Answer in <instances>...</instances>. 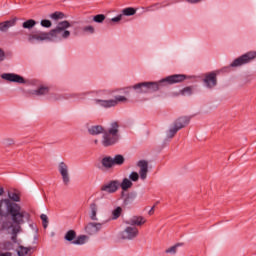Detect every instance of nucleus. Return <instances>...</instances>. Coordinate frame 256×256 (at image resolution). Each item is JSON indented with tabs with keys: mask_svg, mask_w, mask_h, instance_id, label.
<instances>
[{
	"mask_svg": "<svg viewBox=\"0 0 256 256\" xmlns=\"http://www.w3.org/2000/svg\"><path fill=\"white\" fill-rule=\"evenodd\" d=\"M159 7H161V5H159V4H154V5H152V6H149V7L147 8V11H155V9H159Z\"/></svg>",
	"mask_w": 256,
	"mask_h": 256,
	"instance_id": "c03bdc74",
	"label": "nucleus"
},
{
	"mask_svg": "<svg viewBox=\"0 0 256 256\" xmlns=\"http://www.w3.org/2000/svg\"><path fill=\"white\" fill-rule=\"evenodd\" d=\"M28 41H30V43L34 41H52L51 32H36L35 34H30Z\"/></svg>",
	"mask_w": 256,
	"mask_h": 256,
	"instance_id": "1a4fd4ad",
	"label": "nucleus"
},
{
	"mask_svg": "<svg viewBox=\"0 0 256 256\" xmlns=\"http://www.w3.org/2000/svg\"><path fill=\"white\" fill-rule=\"evenodd\" d=\"M0 256H12L11 252L0 253Z\"/></svg>",
	"mask_w": 256,
	"mask_h": 256,
	"instance_id": "09e8293b",
	"label": "nucleus"
},
{
	"mask_svg": "<svg viewBox=\"0 0 256 256\" xmlns=\"http://www.w3.org/2000/svg\"><path fill=\"white\" fill-rule=\"evenodd\" d=\"M137 167H139L140 169V179H142V181H145V179H147V173H149V162H147L146 160H140L137 163Z\"/></svg>",
	"mask_w": 256,
	"mask_h": 256,
	"instance_id": "f8f14e48",
	"label": "nucleus"
},
{
	"mask_svg": "<svg viewBox=\"0 0 256 256\" xmlns=\"http://www.w3.org/2000/svg\"><path fill=\"white\" fill-rule=\"evenodd\" d=\"M113 101H116V105L118 103H127V97H125V96H116L115 99H113Z\"/></svg>",
	"mask_w": 256,
	"mask_h": 256,
	"instance_id": "f704fd0d",
	"label": "nucleus"
},
{
	"mask_svg": "<svg viewBox=\"0 0 256 256\" xmlns=\"http://www.w3.org/2000/svg\"><path fill=\"white\" fill-rule=\"evenodd\" d=\"M112 161L114 165H123V163H125V157H123L121 154H118L112 158Z\"/></svg>",
	"mask_w": 256,
	"mask_h": 256,
	"instance_id": "cd10ccee",
	"label": "nucleus"
},
{
	"mask_svg": "<svg viewBox=\"0 0 256 256\" xmlns=\"http://www.w3.org/2000/svg\"><path fill=\"white\" fill-rule=\"evenodd\" d=\"M101 229H103V224L95 222H90L85 227V231L88 235H95L96 233H99Z\"/></svg>",
	"mask_w": 256,
	"mask_h": 256,
	"instance_id": "ddd939ff",
	"label": "nucleus"
},
{
	"mask_svg": "<svg viewBox=\"0 0 256 256\" xmlns=\"http://www.w3.org/2000/svg\"><path fill=\"white\" fill-rule=\"evenodd\" d=\"M137 13V10L132 7H128L122 10V16L125 15L126 17H131V15H135Z\"/></svg>",
	"mask_w": 256,
	"mask_h": 256,
	"instance_id": "c756f323",
	"label": "nucleus"
},
{
	"mask_svg": "<svg viewBox=\"0 0 256 256\" xmlns=\"http://www.w3.org/2000/svg\"><path fill=\"white\" fill-rule=\"evenodd\" d=\"M99 211V205L96 201L90 204V219L92 221H97V212Z\"/></svg>",
	"mask_w": 256,
	"mask_h": 256,
	"instance_id": "a211bd4d",
	"label": "nucleus"
},
{
	"mask_svg": "<svg viewBox=\"0 0 256 256\" xmlns=\"http://www.w3.org/2000/svg\"><path fill=\"white\" fill-rule=\"evenodd\" d=\"M37 25V22L33 19H29L22 24L23 29H33Z\"/></svg>",
	"mask_w": 256,
	"mask_h": 256,
	"instance_id": "c85d7f7f",
	"label": "nucleus"
},
{
	"mask_svg": "<svg viewBox=\"0 0 256 256\" xmlns=\"http://www.w3.org/2000/svg\"><path fill=\"white\" fill-rule=\"evenodd\" d=\"M95 143H98V141H97V140H95Z\"/></svg>",
	"mask_w": 256,
	"mask_h": 256,
	"instance_id": "603ef678",
	"label": "nucleus"
},
{
	"mask_svg": "<svg viewBox=\"0 0 256 256\" xmlns=\"http://www.w3.org/2000/svg\"><path fill=\"white\" fill-rule=\"evenodd\" d=\"M29 251H31V247L27 248L24 246H19L17 249L18 256H27L29 255Z\"/></svg>",
	"mask_w": 256,
	"mask_h": 256,
	"instance_id": "a878e982",
	"label": "nucleus"
},
{
	"mask_svg": "<svg viewBox=\"0 0 256 256\" xmlns=\"http://www.w3.org/2000/svg\"><path fill=\"white\" fill-rule=\"evenodd\" d=\"M40 219L42 220V225H43L44 229H47V227L49 225V218L47 217V215L41 214Z\"/></svg>",
	"mask_w": 256,
	"mask_h": 256,
	"instance_id": "473e14b6",
	"label": "nucleus"
},
{
	"mask_svg": "<svg viewBox=\"0 0 256 256\" xmlns=\"http://www.w3.org/2000/svg\"><path fill=\"white\" fill-rule=\"evenodd\" d=\"M187 79L186 75L174 74L162 79L159 83L157 82H141L132 86V89L138 91V93H152L159 91V85L167 83L168 85H174V83H183Z\"/></svg>",
	"mask_w": 256,
	"mask_h": 256,
	"instance_id": "f03ea898",
	"label": "nucleus"
},
{
	"mask_svg": "<svg viewBox=\"0 0 256 256\" xmlns=\"http://www.w3.org/2000/svg\"><path fill=\"white\" fill-rule=\"evenodd\" d=\"M181 93L183 95H191V93H193V88L192 87H186L184 88Z\"/></svg>",
	"mask_w": 256,
	"mask_h": 256,
	"instance_id": "58836bf2",
	"label": "nucleus"
},
{
	"mask_svg": "<svg viewBox=\"0 0 256 256\" xmlns=\"http://www.w3.org/2000/svg\"><path fill=\"white\" fill-rule=\"evenodd\" d=\"M17 25V18H13L4 22H0V31L1 33H7L11 27Z\"/></svg>",
	"mask_w": 256,
	"mask_h": 256,
	"instance_id": "dca6fc26",
	"label": "nucleus"
},
{
	"mask_svg": "<svg viewBox=\"0 0 256 256\" xmlns=\"http://www.w3.org/2000/svg\"><path fill=\"white\" fill-rule=\"evenodd\" d=\"M47 93H49V87L42 86L32 92V95H47Z\"/></svg>",
	"mask_w": 256,
	"mask_h": 256,
	"instance_id": "bb28decb",
	"label": "nucleus"
},
{
	"mask_svg": "<svg viewBox=\"0 0 256 256\" xmlns=\"http://www.w3.org/2000/svg\"><path fill=\"white\" fill-rule=\"evenodd\" d=\"M2 227H3V229H11V227H13V223H11V222H4L2 224Z\"/></svg>",
	"mask_w": 256,
	"mask_h": 256,
	"instance_id": "37998d69",
	"label": "nucleus"
},
{
	"mask_svg": "<svg viewBox=\"0 0 256 256\" xmlns=\"http://www.w3.org/2000/svg\"><path fill=\"white\" fill-rule=\"evenodd\" d=\"M155 214V206H153L149 212H148V215H154Z\"/></svg>",
	"mask_w": 256,
	"mask_h": 256,
	"instance_id": "49530a36",
	"label": "nucleus"
},
{
	"mask_svg": "<svg viewBox=\"0 0 256 256\" xmlns=\"http://www.w3.org/2000/svg\"><path fill=\"white\" fill-rule=\"evenodd\" d=\"M4 144L6 145V147H12V145H15V140H13L12 138H7L4 141Z\"/></svg>",
	"mask_w": 256,
	"mask_h": 256,
	"instance_id": "ea45409f",
	"label": "nucleus"
},
{
	"mask_svg": "<svg viewBox=\"0 0 256 256\" xmlns=\"http://www.w3.org/2000/svg\"><path fill=\"white\" fill-rule=\"evenodd\" d=\"M187 3H201L203 0H186Z\"/></svg>",
	"mask_w": 256,
	"mask_h": 256,
	"instance_id": "de8ad7c7",
	"label": "nucleus"
},
{
	"mask_svg": "<svg viewBox=\"0 0 256 256\" xmlns=\"http://www.w3.org/2000/svg\"><path fill=\"white\" fill-rule=\"evenodd\" d=\"M256 58V51L247 52L246 54L235 59L230 66L232 67H241V65H246V63H251L253 59Z\"/></svg>",
	"mask_w": 256,
	"mask_h": 256,
	"instance_id": "423d86ee",
	"label": "nucleus"
},
{
	"mask_svg": "<svg viewBox=\"0 0 256 256\" xmlns=\"http://www.w3.org/2000/svg\"><path fill=\"white\" fill-rule=\"evenodd\" d=\"M120 183L119 180H112L101 186V191H105V193H116L119 190Z\"/></svg>",
	"mask_w": 256,
	"mask_h": 256,
	"instance_id": "9b49d317",
	"label": "nucleus"
},
{
	"mask_svg": "<svg viewBox=\"0 0 256 256\" xmlns=\"http://www.w3.org/2000/svg\"><path fill=\"white\" fill-rule=\"evenodd\" d=\"M191 117L182 116L174 121L172 126L167 131V139H173L177 135L178 131H181L187 124L190 123Z\"/></svg>",
	"mask_w": 256,
	"mask_h": 256,
	"instance_id": "39448f33",
	"label": "nucleus"
},
{
	"mask_svg": "<svg viewBox=\"0 0 256 256\" xmlns=\"http://www.w3.org/2000/svg\"><path fill=\"white\" fill-rule=\"evenodd\" d=\"M177 247H179V244H176V245L166 249L165 253H169L170 255H175V253H177Z\"/></svg>",
	"mask_w": 256,
	"mask_h": 256,
	"instance_id": "72a5a7b5",
	"label": "nucleus"
},
{
	"mask_svg": "<svg viewBox=\"0 0 256 256\" xmlns=\"http://www.w3.org/2000/svg\"><path fill=\"white\" fill-rule=\"evenodd\" d=\"M12 217L15 225H23L25 223V217H29V214L21 209V205L12 202L9 199L0 200V223L4 218L8 216Z\"/></svg>",
	"mask_w": 256,
	"mask_h": 256,
	"instance_id": "f257e3e1",
	"label": "nucleus"
},
{
	"mask_svg": "<svg viewBox=\"0 0 256 256\" xmlns=\"http://www.w3.org/2000/svg\"><path fill=\"white\" fill-rule=\"evenodd\" d=\"M51 19H54V21H58V19H65V14L62 12H54L50 15Z\"/></svg>",
	"mask_w": 256,
	"mask_h": 256,
	"instance_id": "7c9ffc66",
	"label": "nucleus"
},
{
	"mask_svg": "<svg viewBox=\"0 0 256 256\" xmlns=\"http://www.w3.org/2000/svg\"><path fill=\"white\" fill-rule=\"evenodd\" d=\"M1 77L5 80V81H9L10 83H19V84H25V78H23L22 76L18 75V74H14V73H4L1 75Z\"/></svg>",
	"mask_w": 256,
	"mask_h": 256,
	"instance_id": "9d476101",
	"label": "nucleus"
},
{
	"mask_svg": "<svg viewBox=\"0 0 256 256\" xmlns=\"http://www.w3.org/2000/svg\"><path fill=\"white\" fill-rule=\"evenodd\" d=\"M117 141H119V123L112 122L111 127L103 134L102 145L104 147H111Z\"/></svg>",
	"mask_w": 256,
	"mask_h": 256,
	"instance_id": "7ed1b4c3",
	"label": "nucleus"
},
{
	"mask_svg": "<svg viewBox=\"0 0 256 256\" xmlns=\"http://www.w3.org/2000/svg\"><path fill=\"white\" fill-rule=\"evenodd\" d=\"M64 239L66 241L72 242L75 241V239H77V232H75V230H69L66 232Z\"/></svg>",
	"mask_w": 256,
	"mask_h": 256,
	"instance_id": "aec40b11",
	"label": "nucleus"
},
{
	"mask_svg": "<svg viewBox=\"0 0 256 256\" xmlns=\"http://www.w3.org/2000/svg\"><path fill=\"white\" fill-rule=\"evenodd\" d=\"M58 171L61 175L64 185L67 187L71 183V174L69 173V165L65 162L58 164Z\"/></svg>",
	"mask_w": 256,
	"mask_h": 256,
	"instance_id": "6e6552de",
	"label": "nucleus"
},
{
	"mask_svg": "<svg viewBox=\"0 0 256 256\" xmlns=\"http://www.w3.org/2000/svg\"><path fill=\"white\" fill-rule=\"evenodd\" d=\"M123 213V208H121L120 206L116 207L113 211H112V220L115 221L118 218L121 217V214Z\"/></svg>",
	"mask_w": 256,
	"mask_h": 256,
	"instance_id": "393cba45",
	"label": "nucleus"
},
{
	"mask_svg": "<svg viewBox=\"0 0 256 256\" xmlns=\"http://www.w3.org/2000/svg\"><path fill=\"white\" fill-rule=\"evenodd\" d=\"M41 25H42V27L49 28V27H51L52 23H51V20H42Z\"/></svg>",
	"mask_w": 256,
	"mask_h": 256,
	"instance_id": "79ce46f5",
	"label": "nucleus"
},
{
	"mask_svg": "<svg viewBox=\"0 0 256 256\" xmlns=\"http://www.w3.org/2000/svg\"><path fill=\"white\" fill-rule=\"evenodd\" d=\"M123 19V14H119L118 16L110 19L109 23H119Z\"/></svg>",
	"mask_w": 256,
	"mask_h": 256,
	"instance_id": "4c0bfd02",
	"label": "nucleus"
},
{
	"mask_svg": "<svg viewBox=\"0 0 256 256\" xmlns=\"http://www.w3.org/2000/svg\"><path fill=\"white\" fill-rule=\"evenodd\" d=\"M8 201H11L12 203H19L21 201V196L15 192H9L8 193Z\"/></svg>",
	"mask_w": 256,
	"mask_h": 256,
	"instance_id": "4be33fe9",
	"label": "nucleus"
},
{
	"mask_svg": "<svg viewBox=\"0 0 256 256\" xmlns=\"http://www.w3.org/2000/svg\"><path fill=\"white\" fill-rule=\"evenodd\" d=\"M120 187L123 191H127V189H131L133 187V182L129 178H124Z\"/></svg>",
	"mask_w": 256,
	"mask_h": 256,
	"instance_id": "412c9836",
	"label": "nucleus"
},
{
	"mask_svg": "<svg viewBox=\"0 0 256 256\" xmlns=\"http://www.w3.org/2000/svg\"><path fill=\"white\" fill-rule=\"evenodd\" d=\"M95 23H103L105 21V14H98L93 17Z\"/></svg>",
	"mask_w": 256,
	"mask_h": 256,
	"instance_id": "2f4dec72",
	"label": "nucleus"
},
{
	"mask_svg": "<svg viewBox=\"0 0 256 256\" xmlns=\"http://www.w3.org/2000/svg\"><path fill=\"white\" fill-rule=\"evenodd\" d=\"M129 179H130V181H134V182L139 181V173H137V172H132V173L129 175Z\"/></svg>",
	"mask_w": 256,
	"mask_h": 256,
	"instance_id": "c9c22d12",
	"label": "nucleus"
},
{
	"mask_svg": "<svg viewBox=\"0 0 256 256\" xmlns=\"http://www.w3.org/2000/svg\"><path fill=\"white\" fill-rule=\"evenodd\" d=\"M3 193H5V190L0 187V195H3Z\"/></svg>",
	"mask_w": 256,
	"mask_h": 256,
	"instance_id": "3c124183",
	"label": "nucleus"
},
{
	"mask_svg": "<svg viewBox=\"0 0 256 256\" xmlns=\"http://www.w3.org/2000/svg\"><path fill=\"white\" fill-rule=\"evenodd\" d=\"M88 133H90V135H100V133H104V131L101 126H92L88 129Z\"/></svg>",
	"mask_w": 256,
	"mask_h": 256,
	"instance_id": "5701e85b",
	"label": "nucleus"
},
{
	"mask_svg": "<svg viewBox=\"0 0 256 256\" xmlns=\"http://www.w3.org/2000/svg\"><path fill=\"white\" fill-rule=\"evenodd\" d=\"M69 27H71L69 21L64 20L59 22L56 28L50 31L52 41H55V39H69V37H71V32L67 30Z\"/></svg>",
	"mask_w": 256,
	"mask_h": 256,
	"instance_id": "20e7f679",
	"label": "nucleus"
},
{
	"mask_svg": "<svg viewBox=\"0 0 256 256\" xmlns=\"http://www.w3.org/2000/svg\"><path fill=\"white\" fill-rule=\"evenodd\" d=\"M94 103H96V105H100V107H104V109H109L111 107L117 106V101L113 99H110V100L95 99Z\"/></svg>",
	"mask_w": 256,
	"mask_h": 256,
	"instance_id": "f3484780",
	"label": "nucleus"
},
{
	"mask_svg": "<svg viewBox=\"0 0 256 256\" xmlns=\"http://www.w3.org/2000/svg\"><path fill=\"white\" fill-rule=\"evenodd\" d=\"M83 31L85 33L93 34V33H95V28L93 26H86V27L83 28Z\"/></svg>",
	"mask_w": 256,
	"mask_h": 256,
	"instance_id": "a19ab883",
	"label": "nucleus"
},
{
	"mask_svg": "<svg viewBox=\"0 0 256 256\" xmlns=\"http://www.w3.org/2000/svg\"><path fill=\"white\" fill-rule=\"evenodd\" d=\"M145 223H147V219L143 216H133L126 221V225H132L133 227H141V225H145Z\"/></svg>",
	"mask_w": 256,
	"mask_h": 256,
	"instance_id": "2eb2a0df",
	"label": "nucleus"
},
{
	"mask_svg": "<svg viewBox=\"0 0 256 256\" xmlns=\"http://www.w3.org/2000/svg\"><path fill=\"white\" fill-rule=\"evenodd\" d=\"M5 61V51L0 48V63Z\"/></svg>",
	"mask_w": 256,
	"mask_h": 256,
	"instance_id": "a18cd8bd",
	"label": "nucleus"
},
{
	"mask_svg": "<svg viewBox=\"0 0 256 256\" xmlns=\"http://www.w3.org/2000/svg\"><path fill=\"white\" fill-rule=\"evenodd\" d=\"M204 83L206 87H208V89H213V87L217 85V74H215V72L206 74L204 78Z\"/></svg>",
	"mask_w": 256,
	"mask_h": 256,
	"instance_id": "4468645a",
	"label": "nucleus"
},
{
	"mask_svg": "<svg viewBox=\"0 0 256 256\" xmlns=\"http://www.w3.org/2000/svg\"><path fill=\"white\" fill-rule=\"evenodd\" d=\"M102 93H105L106 95H111V93H113V91L104 90V91H102Z\"/></svg>",
	"mask_w": 256,
	"mask_h": 256,
	"instance_id": "8fccbe9b",
	"label": "nucleus"
},
{
	"mask_svg": "<svg viewBox=\"0 0 256 256\" xmlns=\"http://www.w3.org/2000/svg\"><path fill=\"white\" fill-rule=\"evenodd\" d=\"M102 167L104 169H112L115 165L113 164V157L106 156L101 161Z\"/></svg>",
	"mask_w": 256,
	"mask_h": 256,
	"instance_id": "6ab92c4d",
	"label": "nucleus"
},
{
	"mask_svg": "<svg viewBox=\"0 0 256 256\" xmlns=\"http://www.w3.org/2000/svg\"><path fill=\"white\" fill-rule=\"evenodd\" d=\"M121 233H120V239H125L128 241H131L132 239H136V237L139 236V229L137 226H132L131 224H128Z\"/></svg>",
	"mask_w": 256,
	"mask_h": 256,
	"instance_id": "0eeeda50",
	"label": "nucleus"
},
{
	"mask_svg": "<svg viewBox=\"0 0 256 256\" xmlns=\"http://www.w3.org/2000/svg\"><path fill=\"white\" fill-rule=\"evenodd\" d=\"M88 237L85 235L78 236L72 243L73 245H85L87 243Z\"/></svg>",
	"mask_w": 256,
	"mask_h": 256,
	"instance_id": "b1692460",
	"label": "nucleus"
},
{
	"mask_svg": "<svg viewBox=\"0 0 256 256\" xmlns=\"http://www.w3.org/2000/svg\"><path fill=\"white\" fill-rule=\"evenodd\" d=\"M8 245H11V243H10V242H8Z\"/></svg>",
	"mask_w": 256,
	"mask_h": 256,
	"instance_id": "864d4df0",
	"label": "nucleus"
},
{
	"mask_svg": "<svg viewBox=\"0 0 256 256\" xmlns=\"http://www.w3.org/2000/svg\"><path fill=\"white\" fill-rule=\"evenodd\" d=\"M19 229L20 227L18 226L17 228H13L12 230V233H13L12 241H14V243L17 242V234L19 233Z\"/></svg>",
	"mask_w": 256,
	"mask_h": 256,
	"instance_id": "e433bc0d",
	"label": "nucleus"
}]
</instances>
